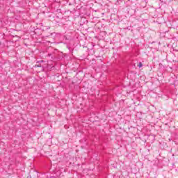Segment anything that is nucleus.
Wrapping results in <instances>:
<instances>
[{
    "mask_svg": "<svg viewBox=\"0 0 178 178\" xmlns=\"http://www.w3.org/2000/svg\"><path fill=\"white\" fill-rule=\"evenodd\" d=\"M34 67H41V65H35Z\"/></svg>",
    "mask_w": 178,
    "mask_h": 178,
    "instance_id": "f03ea898",
    "label": "nucleus"
},
{
    "mask_svg": "<svg viewBox=\"0 0 178 178\" xmlns=\"http://www.w3.org/2000/svg\"><path fill=\"white\" fill-rule=\"evenodd\" d=\"M138 67H143V63H139Z\"/></svg>",
    "mask_w": 178,
    "mask_h": 178,
    "instance_id": "f257e3e1",
    "label": "nucleus"
},
{
    "mask_svg": "<svg viewBox=\"0 0 178 178\" xmlns=\"http://www.w3.org/2000/svg\"><path fill=\"white\" fill-rule=\"evenodd\" d=\"M40 62H44L43 60H41Z\"/></svg>",
    "mask_w": 178,
    "mask_h": 178,
    "instance_id": "7ed1b4c3",
    "label": "nucleus"
}]
</instances>
